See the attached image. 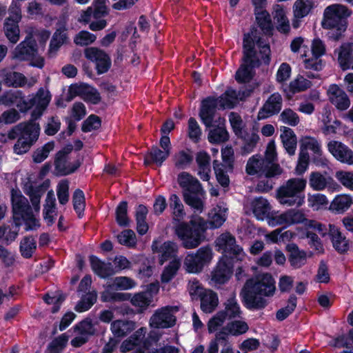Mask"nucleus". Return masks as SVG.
<instances>
[{"label":"nucleus","instance_id":"11","mask_svg":"<svg viewBox=\"0 0 353 353\" xmlns=\"http://www.w3.org/2000/svg\"><path fill=\"white\" fill-rule=\"evenodd\" d=\"M214 257L212 249L209 246L200 248L194 252L188 253L183 261V267L188 273L198 274L205 266L210 264Z\"/></svg>","mask_w":353,"mask_h":353},{"label":"nucleus","instance_id":"18","mask_svg":"<svg viewBox=\"0 0 353 353\" xmlns=\"http://www.w3.org/2000/svg\"><path fill=\"white\" fill-rule=\"evenodd\" d=\"M152 248L154 253L159 254V261L161 265L169 259H177L176 256L178 252V245L176 243L166 241L159 245L157 241H154Z\"/></svg>","mask_w":353,"mask_h":353},{"label":"nucleus","instance_id":"60","mask_svg":"<svg viewBox=\"0 0 353 353\" xmlns=\"http://www.w3.org/2000/svg\"><path fill=\"white\" fill-rule=\"evenodd\" d=\"M279 119L283 123L296 126L300 121L298 114L290 108H285L280 114Z\"/></svg>","mask_w":353,"mask_h":353},{"label":"nucleus","instance_id":"49","mask_svg":"<svg viewBox=\"0 0 353 353\" xmlns=\"http://www.w3.org/2000/svg\"><path fill=\"white\" fill-rule=\"evenodd\" d=\"M132 305L141 310H145L152 302V296L148 292H138L130 298Z\"/></svg>","mask_w":353,"mask_h":353},{"label":"nucleus","instance_id":"55","mask_svg":"<svg viewBox=\"0 0 353 353\" xmlns=\"http://www.w3.org/2000/svg\"><path fill=\"white\" fill-rule=\"evenodd\" d=\"M107 14L106 7L103 3L95 7L94 10L92 11V8L89 7L85 11L83 12L81 15L80 21L83 22H88L90 19L92 14L94 19L99 18L105 16Z\"/></svg>","mask_w":353,"mask_h":353},{"label":"nucleus","instance_id":"20","mask_svg":"<svg viewBox=\"0 0 353 353\" xmlns=\"http://www.w3.org/2000/svg\"><path fill=\"white\" fill-rule=\"evenodd\" d=\"M70 94L72 96H80L86 101L93 104L98 103L101 97L98 91L87 84H74L69 88Z\"/></svg>","mask_w":353,"mask_h":353},{"label":"nucleus","instance_id":"1","mask_svg":"<svg viewBox=\"0 0 353 353\" xmlns=\"http://www.w3.org/2000/svg\"><path fill=\"white\" fill-rule=\"evenodd\" d=\"M254 215L259 220L267 219L268 223L271 227L282 226L287 228L292 225L303 223L307 229L317 232L324 236L327 232L325 225L321 223L308 220L302 210L289 209L285 212H274L270 214L271 205L267 199L263 197L255 198L247 204Z\"/></svg>","mask_w":353,"mask_h":353},{"label":"nucleus","instance_id":"61","mask_svg":"<svg viewBox=\"0 0 353 353\" xmlns=\"http://www.w3.org/2000/svg\"><path fill=\"white\" fill-rule=\"evenodd\" d=\"M97 293L90 292L85 295L75 307V310L79 312H82L89 310L97 301Z\"/></svg>","mask_w":353,"mask_h":353},{"label":"nucleus","instance_id":"64","mask_svg":"<svg viewBox=\"0 0 353 353\" xmlns=\"http://www.w3.org/2000/svg\"><path fill=\"white\" fill-rule=\"evenodd\" d=\"M335 176L345 188L353 191V172L338 171Z\"/></svg>","mask_w":353,"mask_h":353},{"label":"nucleus","instance_id":"47","mask_svg":"<svg viewBox=\"0 0 353 353\" xmlns=\"http://www.w3.org/2000/svg\"><path fill=\"white\" fill-rule=\"evenodd\" d=\"M66 29L65 26L57 30L50 43L49 53L54 54L67 39Z\"/></svg>","mask_w":353,"mask_h":353},{"label":"nucleus","instance_id":"27","mask_svg":"<svg viewBox=\"0 0 353 353\" xmlns=\"http://www.w3.org/2000/svg\"><path fill=\"white\" fill-rule=\"evenodd\" d=\"M213 123L214 119L211 125L214 128L208 134L209 141L212 143H219L227 141L228 139V134L225 127V119L219 117L214 121V123Z\"/></svg>","mask_w":353,"mask_h":353},{"label":"nucleus","instance_id":"53","mask_svg":"<svg viewBox=\"0 0 353 353\" xmlns=\"http://www.w3.org/2000/svg\"><path fill=\"white\" fill-rule=\"evenodd\" d=\"M137 283L128 276H117L114 279L110 287L115 290H128L135 288Z\"/></svg>","mask_w":353,"mask_h":353},{"label":"nucleus","instance_id":"29","mask_svg":"<svg viewBox=\"0 0 353 353\" xmlns=\"http://www.w3.org/2000/svg\"><path fill=\"white\" fill-rule=\"evenodd\" d=\"M228 208L223 202L219 203L208 214V224L211 228H220L227 219Z\"/></svg>","mask_w":353,"mask_h":353},{"label":"nucleus","instance_id":"44","mask_svg":"<svg viewBox=\"0 0 353 353\" xmlns=\"http://www.w3.org/2000/svg\"><path fill=\"white\" fill-rule=\"evenodd\" d=\"M170 152L168 150H160L158 148H153L145 157L144 163L146 165L152 163L157 164V165H161L163 162L169 157Z\"/></svg>","mask_w":353,"mask_h":353},{"label":"nucleus","instance_id":"17","mask_svg":"<svg viewBox=\"0 0 353 353\" xmlns=\"http://www.w3.org/2000/svg\"><path fill=\"white\" fill-rule=\"evenodd\" d=\"M232 274V267L228 259L221 258L211 272L210 283L214 285H223L228 282Z\"/></svg>","mask_w":353,"mask_h":353},{"label":"nucleus","instance_id":"32","mask_svg":"<svg viewBox=\"0 0 353 353\" xmlns=\"http://www.w3.org/2000/svg\"><path fill=\"white\" fill-rule=\"evenodd\" d=\"M281 132L280 137L284 148L290 156L294 155L297 145L296 134L291 128L286 126L281 127Z\"/></svg>","mask_w":353,"mask_h":353},{"label":"nucleus","instance_id":"7","mask_svg":"<svg viewBox=\"0 0 353 353\" xmlns=\"http://www.w3.org/2000/svg\"><path fill=\"white\" fill-rule=\"evenodd\" d=\"M307 181L302 178H292L276 190V199L281 205L299 207L304 203L301 193L305 189Z\"/></svg>","mask_w":353,"mask_h":353},{"label":"nucleus","instance_id":"46","mask_svg":"<svg viewBox=\"0 0 353 353\" xmlns=\"http://www.w3.org/2000/svg\"><path fill=\"white\" fill-rule=\"evenodd\" d=\"M180 266V259H174L172 260L169 264L165 267L162 272L161 276V282L164 283H169L176 276Z\"/></svg>","mask_w":353,"mask_h":353},{"label":"nucleus","instance_id":"5","mask_svg":"<svg viewBox=\"0 0 353 353\" xmlns=\"http://www.w3.org/2000/svg\"><path fill=\"white\" fill-rule=\"evenodd\" d=\"M208 222L198 214L190 216L189 222H181L175 227V234L186 249L197 248L204 239Z\"/></svg>","mask_w":353,"mask_h":353},{"label":"nucleus","instance_id":"16","mask_svg":"<svg viewBox=\"0 0 353 353\" xmlns=\"http://www.w3.org/2000/svg\"><path fill=\"white\" fill-rule=\"evenodd\" d=\"M84 56L87 59L95 63L98 74L106 72L111 65L109 56L104 51L97 48L90 47L85 48Z\"/></svg>","mask_w":353,"mask_h":353},{"label":"nucleus","instance_id":"9","mask_svg":"<svg viewBox=\"0 0 353 353\" xmlns=\"http://www.w3.org/2000/svg\"><path fill=\"white\" fill-rule=\"evenodd\" d=\"M351 11L347 6L334 3L332 4L324 10L322 27L324 29L336 28L341 32L346 29V18L350 16Z\"/></svg>","mask_w":353,"mask_h":353},{"label":"nucleus","instance_id":"21","mask_svg":"<svg viewBox=\"0 0 353 353\" xmlns=\"http://www.w3.org/2000/svg\"><path fill=\"white\" fill-rule=\"evenodd\" d=\"M145 332V329L143 327L135 332L132 336L122 343L120 347L121 352L136 353L138 351H145V344H147V342L142 341Z\"/></svg>","mask_w":353,"mask_h":353},{"label":"nucleus","instance_id":"26","mask_svg":"<svg viewBox=\"0 0 353 353\" xmlns=\"http://www.w3.org/2000/svg\"><path fill=\"white\" fill-rule=\"evenodd\" d=\"M327 94L330 102L339 110H345L350 107V101L346 93L336 85L330 86Z\"/></svg>","mask_w":353,"mask_h":353},{"label":"nucleus","instance_id":"24","mask_svg":"<svg viewBox=\"0 0 353 353\" xmlns=\"http://www.w3.org/2000/svg\"><path fill=\"white\" fill-rule=\"evenodd\" d=\"M0 77L3 79L4 83L9 87L18 88L26 85L32 86L36 82L34 79H32L31 82L28 83L26 77L23 74L17 72H9L6 68L0 69Z\"/></svg>","mask_w":353,"mask_h":353},{"label":"nucleus","instance_id":"28","mask_svg":"<svg viewBox=\"0 0 353 353\" xmlns=\"http://www.w3.org/2000/svg\"><path fill=\"white\" fill-rule=\"evenodd\" d=\"M80 164L81 163L78 160L74 162L70 161L63 151H60L57 154L55 167L62 175L74 172L80 166Z\"/></svg>","mask_w":353,"mask_h":353},{"label":"nucleus","instance_id":"56","mask_svg":"<svg viewBox=\"0 0 353 353\" xmlns=\"http://www.w3.org/2000/svg\"><path fill=\"white\" fill-rule=\"evenodd\" d=\"M301 148L305 150L312 151L316 157L321 156L323 153L321 143L312 137H304L301 140Z\"/></svg>","mask_w":353,"mask_h":353},{"label":"nucleus","instance_id":"37","mask_svg":"<svg viewBox=\"0 0 353 353\" xmlns=\"http://www.w3.org/2000/svg\"><path fill=\"white\" fill-rule=\"evenodd\" d=\"M330 235L334 248L339 252L343 253L348 250L350 244L348 240L342 235L341 232L333 225H330Z\"/></svg>","mask_w":353,"mask_h":353},{"label":"nucleus","instance_id":"54","mask_svg":"<svg viewBox=\"0 0 353 353\" xmlns=\"http://www.w3.org/2000/svg\"><path fill=\"white\" fill-rule=\"evenodd\" d=\"M308 205L314 210L326 207L329 203L327 196L321 193L307 194Z\"/></svg>","mask_w":353,"mask_h":353},{"label":"nucleus","instance_id":"30","mask_svg":"<svg viewBox=\"0 0 353 353\" xmlns=\"http://www.w3.org/2000/svg\"><path fill=\"white\" fill-rule=\"evenodd\" d=\"M183 197L185 203L191 208L195 214H201L205 210V192L198 191L194 193H185Z\"/></svg>","mask_w":353,"mask_h":353},{"label":"nucleus","instance_id":"14","mask_svg":"<svg viewBox=\"0 0 353 353\" xmlns=\"http://www.w3.org/2000/svg\"><path fill=\"white\" fill-rule=\"evenodd\" d=\"M40 127L34 121L29 122L27 129L20 135L14 145V152L17 154L27 152L39 138Z\"/></svg>","mask_w":353,"mask_h":353},{"label":"nucleus","instance_id":"38","mask_svg":"<svg viewBox=\"0 0 353 353\" xmlns=\"http://www.w3.org/2000/svg\"><path fill=\"white\" fill-rule=\"evenodd\" d=\"M274 19L276 29L283 33L290 31V21L286 16V12L281 5H276L274 8Z\"/></svg>","mask_w":353,"mask_h":353},{"label":"nucleus","instance_id":"6","mask_svg":"<svg viewBox=\"0 0 353 353\" xmlns=\"http://www.w3.org/2000/svg\"><path fill=\"white\" fill-rule=\"evenodd\" d=\"M244 97V93L228 89L219 98L209 97L202 101L199 116L206 126L212 125L216 108L231 109Z\"/></svg>","mask_w":353,"mask_h":353},{"label":"nucleus","instance_id":"45","mask_svg":"<svg viewBox=\"0 0 353 353\" xmlns=\"http://www.w3.org/2000/svg\"><path fill=\"white\" fill-rule=\"evenodd\" d=\"M17 21H11V19H6L3 30L6 37L12 43H16L19 39L20 30Z\"/></svg>","mask_w":353,"mask_h":353},{"label":"nucleus","instance_id":"52","mask_svg":"<svg viewBox=\"0 0 353 353\" xmlns=\"http://www.w3.org/2000/svg\"><path fill=\"white\" fill-rule=\"evenodd\" d=\"M306 253L293 245L291 248L289 259L291 265L295 268H301L306 263Z\"/></svg>","mask_w":353,"mask_h":353},{"label":"nucleus","instance_id":"3","mask_svg":"<svg viewBox=\"0 0 353 353\" xmlns=\"http://www.w3.org/2000/svg\"><path fill=\"white\" fill-rule=\"evenodd\" d=\"M276 292V282L270 273H263L248 279L240 295L249 309H262L267 305L265 297H272Z\"/></svg>","mask_w":353,"mask_h":353},{"label":"nucleus","instance_id":"19","mask_svg":"<svg viewBox=\"0 0 353 353\" xmlns=\"http://www.w3.org/2000/svg\"><path fill=\"white\" fill-rule=\"evenodd\" d=\"M329 152L339 161L353 164V151L341 142L331 141L327 144Z\"/></svg>","mask_w":353,"mask_h":353},{"label":"nucleus","instance_id":"50","mask_svg":"<svg viewBox=\"0 0 353 353\" xmlns=\"http://www.w3.org/2000/svg\"><path fill=\"white\" fill-rule=\"evenodd\" d=\"M256 20L259 27L266 33L272 30V20L269 13L263 10H255Z\"/></svg>","mask_w":353,"mask_h":353},{"label":"nucleus","instance_id":"35","mask_svg":"<svg viewBox=\"0 0 353 353\" xmlns=\"http://www.w3.org/2000/svg\"><path fill=\"white\" fill-rule=\"evenodd\" d=\"M50 100L51 95L50 92L42 88L39 89L32 99V104L35 106L34 112L39 116L41 115L48 107Z\"/></svg>","mask_w":353,"mask_h":353},{"label":"nucleus","instance_id":"62","mask_svg":"<svg viewBox=\"0 0 353 353\" xmlns=\"http://www.w3.org/2000/svg\"><path fill=\"white\" fill-rule=\"evenodd\" d=\"M296 297L294 295H291L288 301L287 305L276 312V319L279 321L286 319L296 308Z\"/></svg>","mask_w":353,"mask_h":353},{"label":"nucleus","instance_id":"57","mask_svg":"<svg viewBox=\"0 0 353 353\" xmlns=\"http://www.w3.org/2000/svg\"><path fill=\"white\" fill-rule=\"evenodd\" d=\"M73 207L79 218L82 217L85 207V196L83 191L76 190L72 196Z\"/></svg>","mask_w":353,"mask_h":353},{"label":"nucleus","instance_id":"12","mask_svg":"<svg viewBox=\"0 0 353 353\" xmlns=\"http://www.w3.org/2000/svg\"><path fill=\"white\" fill-rule=\"evenodd\" d=\"M217 251L224 254L222 258L228 259V256L239 261H243L247 257L243 248L236 243L235 237L229 232L221 234L216 240Z\"/></svg>","mask_w":353,"mask_h":353},{"label":"nucleus","instance_id":"41","mask_svg":"<svg viewBox=\"0 0 353 353\" xmlns=\"http://www.w3.org/2000/svg\"><path fill=\"white\" fill-rule=\"evenodd\" d=\"M332 178L322 174L319 172H312L310 174L309 185L315 191L324 190L332 181Z\"/></svg>","mask_w":353,"mask_h":353},{"label":"nucleus","instance_id":"22","mask_svg":"<svg viewBox=\"0 0 353 353\" xmlns=\"http://www.w3.org/2000/svg\"><path fill=\"white\" fill-rule=\"evenodd\" d=\"M282 106V97L278 92L272 94L258 113L259 119H264L278 113Z\"/></svg>","mask_w":353,"mask_h":353},{"label":"nucleus","instance_id":"23","mask_svg":"<svg viewBox=\"0 0 353 353\" xmlns=\"http://www.w3.org/2000/svg\"><path fill=\"white\" fill-rule=\"evenodd\" d=\"M249 326L245 321L243 320L232 321L216 333V338L218 340H224L229 334L239 336L247 332Z\"/></svg>","mask_w":353,"mask_h":353},{"label":"nucleus","instance_id":"59","mask_svg":"<svg viewBox=\"0 0 353 353\" xmlns=\"http://www.w3.org/2000/svg\"><path fill=\"white\" fill-rule=\"evenodd\" d=\"M192 161V156L189 150H181L174 156V163L178 168H185Z\"/></svg>","mask_w":353,"mask_h":353},{"label":"nucleus","instance_id":"33","mask_svg":"<svg viewBox=\"0 0 353 353\" xmlns=\"http://www.w3.org/2000/svg\"><path fill=\"white\" fill-rule=\"evenodd\" d=\"M352 52L353 43L350 42L343 43L335 50L334 52L337 54L339 64L343 70L350 69Z\"/></svg>","mask_w":353,"mask_h":353},{"label":"nucleus","instance_id":"8","mask_svg":"<svg viewBox=\"0 0 353 353\" xmlns=\"http://www.w3.org/2000/svg\"><path fill=\"white\" fill-rule=\"evenodd\" d=\"M224 309L219 311L214 316L208 323V329L210 333L214 332L226 319L232 320L241 318L243 313L240 305L238 303L235 293L232 292L223 303Z\"/></svg>","mask_w":353,"mask_h":353},{"label":"nucleus","instance_id":"40","mask_svg":"<svg viewBox=\"0 0 353 353\" xmlns=\"http://www.w3.org/2000/svg\"><path fill=\"white\" fill-rule=\"evenodd\" d=\"M201 308L205 313L212 312L219 304L216 293L208 290L201 297Z\"/></svg>","mask_w":353,"mask_h":353},{"label":"nucleus","instance_id":"51","mask_svg":"<svg viewBox=\"0 0 353 353\" xmlns=\"http://www.w3.org/2000/svg\"><path fill=\"white\" fill-rule=\"evenodd\" d=\"M37 248V243L34 239L32 236L24 237L20 243V252L21 255L26 259L32 257Z\"/></svg>","mask_w":353,"mask_h":353},{"label":"nucleus","instance_id":"48","mask_svg":"<svg viewBox=\"0 0 353 353\" xmlns=\"http://www.w3.org/2000/svg\"><path fill=\"white\" fill-rule=\"evenodd\" d=\"M23 102L22 92L19 90H9L5 92L0 97V103L5 105H11L16 104L20 108V103Z\"/></svg>","mask_w":353,"mask_h":353},{"label":"nucleus","instance_id":"39","mask_svg":"<svg viewBox=\"0 0 353 353\" xmlns=\"http://www.w3.org/2000/svg\"><path fill=\"white\" fill-rule=\"evenodd\" d=\"M315 6L314 0H296L293 5L294 17L302 19L307 16Z\"/></svg>","mask_w":353,"mask_h":353},{"label":"nucleus","instance_id":"25","mask_svg":"<svg viewBox=\"0 0 353 353\" xmlns=\"http://www.w3.org/2000/svg\"><path fill=\"white\" fill-rule=\"evenodd\" d=\"M177 182L183 190V196L185 193H194L198 191L203 192V187L199 181L190 173L181 172L177 177Z\"/></svg>","mask_w":353,"mask_h":353},{"label":"nucleus","instance_id":"43","mask_svg":"<svg viewBox=\"0 0 353 353\" xmlns=\"http://www.w3.org/2000/svg\"><path fill=\"white\" fill-rule=\"evenodd\" d=\"M353 204V199L348 194H339L335 196L331 203L332 210L338 212H344Z\"/></svg>","mask_w":353,"mask_h":353},{"label":"nucleus","instance_id":"15","mask_svg":"<svg viewBox=\"0 0 353 353\" xmlns=\"http://www.w3.org/2000/svg\"><path fill=\"white\" fill-rule=\"evenodd\" d=\"M177 307L165 306L157 310L150 319V326L154 328H169L176 323Z\"/></svg>","mask_w":353,"mask_h":353},{"label":"nucleus","instance_id":"63","mask_svg":"<svg viewBox=\"0 0 353 353\" xmlns=\"http://www.w3.org/2000/svg\"><path fill=\"white\" fill-rule=\"evenodd\" d=\"M118 241L121 245L133 248L137 244V238L132 230H125L117 236Z\"/></svg>","mask_w":353,"mask_h":353},{"label":"nucleus","instance_id":"42","mask_svg":"<svg viewBox=\"0 0 353 353\" xmlns=\"http://www.w3.org/2000/svg\"><path fill=\"white\" fill-rule=\"evenodd\" d=\"M169 206L172 210V218L174 221L180 222L185 216V212L184 206L180 198L176 194H172L169 199Z\"/></svg>","mask_w":353,"mask_h":353},{"label":"nucleus","instance_id":"4","mask_svg":"<svg viewBox=\"0 0 353 353\" xmlns=\"http://www.w3.org/2000/svg\"><path fill=\"white\" fill-rule=\"evenodd\" d=\"M243 63L236 71L235 78L239 83H245L253 77L252 68L260 60L267 62L270 54V46L259 39L256 43L250 34L243 39Z\"/></svg>","mask_w":353,"mask_h":353},{"label":"nucleus","instance_id":"36","mask_svg":"<svg viewBox=\"0 0 353 353\" xmlns=\"http://www.w3.org/2000/svg\"><path fill=\"white\" fill-rule=\"evenodd\" d=\"M136 328V324L132 321L116 320L111 324V331L118 337H123L132 332Z\"/></svg>","mask_w":353,"mask_h":353},{"label":"nucleus","instance_id":"13","mask_svg":"<svg viewBox=\"0 0 353 353\" xmlns=\"http://www.w3.org/2000/svg\"><path fill=\"white\" fill-rule=\"evenodd\" d=\"M245 172L248 175L264 174L266 178H272L281 175L283 169L279 164L266 163L265 160L260 154H254L248 160Z\"/></svg>","mask_w":353,"mask_h":353},{"label":"nucleus","instance_id":"34","mask_svg":"<svg viewBox=\"0 0 353 353\" xmlns=\"http://www.w3.org/2000/svg\"><path fill=\"white\" fill-rule=\"evenodd\" d=\"M210 157L205 152H200L196 154V162L198 165L197 174L201 179L204 181H208L210 178Z\"/></svg>","mask_w":353,"mask_h":353},{"label":"nucleus","instance_id":"58","mask_svg":"<svg viewBox=\"0 0 353 353\" xmlns=\"http://www.w3.org/2000/svg\"><path fill=\"white\" fill-rule=\"evenodd\" d=\"M208 290L205 289L200 281L196 279L189 281L188 291L192 299H198Z\"/></svg>","mask_w":353,"mask_h":353},{"label":"nucleus","instance_id":"2","mask_svg":"<svg viewBox=\"0 0 353 353\" xmlns=\"http://www.w3.org/2000/svg\"><path fill=\"white\" fill-rule=\"evenodd\" d=\"M48 185L43 183L37 185L31 181L30 178L23 184V191L29 196L34 212L29 205L28 199L23 196L18 189L11 190V201L14 219H22L26 225V230H34L39 226V219L37 215L40 210V200L45 193Z\"/></svg>","mask_w":353,"mask_h":353},{"label":"nucleus","instance_id":"31","mask_svg":"<svg viewBox=\"0 0 353 353\" xmlns=\"http://www.w3.org/2000/svg\"><path fill=\"white\" fill-rule=\"evenodd\" d=\"M90 263L93 272L101 278H107L115 274L111 263H105L95 256H90Z\"/></svg>","mask_w":353,"mask_h":353},{"label":"nucleus","instance_id":"10","mask_svg":"<svg viewBox=\"0 0 353 353\" xmlns=\"http://www.w3.org/2000/svg\"><path fill=\"white\" fill-rule=\"evenodd\" d=\"M12 58L19 61H30L32 65L39 68L44 65V59L38 54L32 32H28L24 41L17 46L12 53Z\"/></svg>","mask_w":353,"mask_h":353}]
</instances>
